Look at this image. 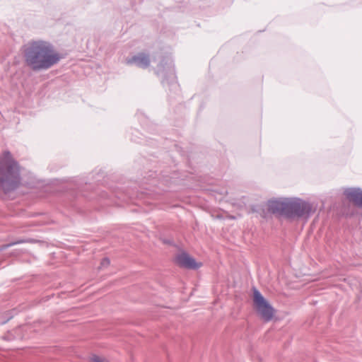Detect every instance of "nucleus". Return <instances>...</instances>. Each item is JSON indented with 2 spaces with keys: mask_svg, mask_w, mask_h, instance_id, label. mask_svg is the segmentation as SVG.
I'll return each mask as SVG.
<instances>
[{
  "mask_svg": "<svg viewBox=\"0 0 362 362\" xmlns=\"http://www.w3.org/2000/svg\"><path fill=\"white\" fill-rule=\"evenodd\" d=\"M24 61L33 71H46L57 64L63 56L49 41L37 40L30 42L23 51Z\"/></svg>",
  "mask_w": 362,
  "mask_h": 362,
  "instance_id": "f257e3e1",
  "label": "nucleus"
},
{
  "mask_svg": "<svg viewBox=\"0 0 362 362\" xmlns=\"http://www.w3.org/2000/svg\"><path fill=\"white\" fill-rule=\"evenodd\" d=\"M267 210L272 214H280L288 218L308 221L316 211L313 203L299 197L274 198L267 201Z\"/></svg>",
  "mask_w": 362,
  "mask_h": 362,
  "instance_id": "f03ea898",
  "label": "nucleus"
},
{
  "mask_svg": "<svg viewBox=\"0 0 362 362\" xmlns=\"http://www.w3.org/2000/svg\"><path fill=\"white\" fill-rule=\"evenodd\" d=\"M22 167L9 151L0 159V188L5 194L16 191L21 185Z\"/></svg>",
  "mask_w": 362,
  "mask_h": 362,
  "instance_id": "7ed1b4c3",
  "label": "nucleus"
},
{
  "mask_svg": "<svg viewBox=\"0 0 362 362\" xmlns=\"http://www.w3.org/2000/svg\"><path fill=\"white\" fill-rule=\"evenodd\" d=\"M155 72L160 78L163 87H169L170 90H177L179 86L176 80L175 66L171 57H163L158 64Z\"/></svg>",
  "mask_w": 362,
  "mask_h": 362,
  "instance_id": "20e7f679",
  "label": "nucleus"
},
{
  "mask_svg": "<svg viewBox=\"0 0 362 362\" xmlns=\"http://www.w3.org/2000/svg\"><path fill=\"white\" fill-rule=\"evenodd\" d=\"M253 303L257 313L265 322L272 319L275 312L273 306L256 288H253Z\"/></svg>",
  "mask_w": 362,
  "mask_h": 362,
  "instance_id": "39448f33",
  "label": "nucleus"
},
{
  "mask_svg": "<svg viewBox=\"0 0 362 362\" xmlns=\"http://www.w3.org/2000/svg\"><path fill=\"white\" fill-rule=\"evenodd\" d=\"M175 262L180 267L187 269H197L202 266V263L197 262L194 257L185 251L175 257Z\"/></svg>",
  "mask_w": 362,
  "mask_h": 362,
  "instance_id": "423d86ee",
  "label": "nucleus"
},
{
  "mask_svg": "<svg viewBox=\"0 0 362 362\" xmlns=\"http://www.w3.org/2000/svg\"><path fill=\"white\" fill-rule=\"evenodd\" d=\"M150 58L148 55L144 52H139L137 54L127 57L125 59V63L127 65H135L141 69H146L150 65Z\"/></svg>",
  "mask_w": 362,
  "mask_h": 362,
  "instance_id": "0eeeda50",
  "label": "nucleus"
},
{
  "mask_svg": "<svg viewBox=\"0 0 362 362\" xmlns=\"http://www.w3.org/2000/svg\"><path fill=\"white\" fill-rule=\"evenodd\" d=\"M346 199L356 206L362 207V189L360 187H349L344 191Z\"/></svg>",
  "mask_w": 362,
  "mask_h": 362,
  "instance_id": "6e6552de",
  "label": "nucleus"
},
{
  "mask_svg": "<svg viewBox=\"0 0 362 362\" xmlns=\"http://www.w3.org/2000/svg\"><path fill=\"white\" fill-rule=\"evenodd\" d=\"M87 185V182H84L82 180H74L69 185L71 186V190L75 194V197H78V194L82 192L83 185Z\"/></svg>",
  "mask_w": 362,
  "mask_h": 362,
  "instance_id": "1a4fd4ad",
  "label": "nucleus"
},
{
  "mask_svg": "<svg viewBox=\"0 0 362 362\" xmlns=\"http://www.w3.org/2000/svg\"><path fill=\"white\" fill-rule=\"evenodd\" d=\"M170 178L171 177H169L168 175H162V177H159L158 182L153 178L149 181V183H148L149 185V188L156 187L157 185H167Z\"/></svg>",
  "mask_w": 362,
  "mask_h": 362,
  "instance_id": "9d476101",
  "label": "nucleus"
},
{
  "mask_svg": "<svg viewBox=\"0 0 362 362\" xmlns=\"http://www.w3.org/2000/svg\"><path fill=\"white\" fill-rule=\"evenodd\" d=\"M13 316L8 312L2 313L0 311V325H3L8 322Z\"/></svg>",
  "mask_w": 362,
  "mask_h": 362,
  "instance_id": "9b49d317",
  "label": "nucleus"
},
{
  "mask_svg": "<svg viewBox=\"0 0 362 362\" xmlns=\"http://www.w3.org/2000/svg\"><path fill=\"white\" fill-rule=\"evenodd\" d=\"M29 242L28 240H25V239H18L16 240V241H13V242H11L10 243H8L6 245H4L1 247V250H4V249H6L9 247H11L13 245H18V244H21V243H28Z\"/></svg>",
  "mask_w": 362,
  "mask_h": 362,
  "instance_id": "f8f14e48",
  "label": "nucleus"
},
{
  "mask_svg": "<svg viewBox=\"0 0 362 362\" xmlns=\"http://www.w3.org/2000/svg\"><path fill=\"white\" fill-rule=\"evenodd\" d=\"M18 328H16V329L13 331H9L8 333L2 337V339L6 341H12L16 339V337L13 334V332H16Z\"/></svg>",
  "mask_w": 362,
  "mask_h": 362,
  "instance_id": "ddd939ff",
  "label": "nucleus"
},
{
  "mask_svg": "<svg viewBox=\"0 0 362 362\" xmlns=\"http://www.w3.org/2000/svg\"><path fill=\"white\" fill-rule=\"evenodd\" d=\"M110 259L107 257H105L101 260L100 264L102 267H107L110 264Z\"/></svg>",
  "mask_w": 362,
  "mask_h": 362,
  "instance_id": "4468645a",
  "label": "nucleus"
},
{
  "mask_svg": "<svg viewBox=\"0 0 362 362\" xmlns=\"http://www.w3.org/2000/svg\"><path fill=\"white\" fill-rule=\"evenodd\" d=\"M91 360L93 362H103L100 358L96 355H94L92 358H91Z\"/></svg>",
  "mask_w": 362,
  "mask_h": 362,
  "instance_id": "2eb2a0df",
  "label": "nucleus"
},
{
  "mask_svg": "<svg viewBox=\"0 0 362 362\" xmlns=\"http://www.w3.org/2000/svg\"><path fill=\"white\" fill-rule=\"evenodd\" d=\"M166 190H167L166 189H164V188L162 189V191H166Z\"/></svg>",
  "mask_w": 362,
  "mask_h": 362,
  "instance_id": "dca6fc26",
  "label": "nucleus"
}]
</instances>
